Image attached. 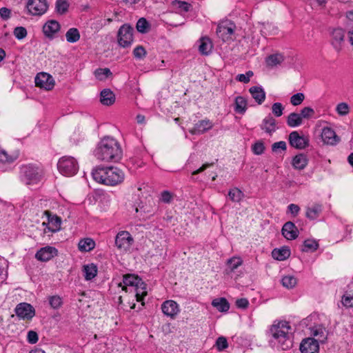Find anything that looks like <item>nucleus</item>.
Returning a JSON list of instances; mask_svg holds the SVG:
<instances>
[{
    "instance_id": "38",
    "label": "nucleus",
    "mask_w": 353,
    "mask_h": 353,
    "mask_svg": "<svg viewBox=\"0 0 353 353\" xmlns=\"http://www.w3.org/2000/svg\"><path fill=\"white\" fill-rule=\"evenodd\" d=\"M283 61L284 57L281 54H271L266 58V63L270 67L276 66L281 64Z\"/></svg>"
},
{
    "instance_id": "27",
    "label": "nucleus",
    "mask_w": 353,
    "mask_h": 353,
    "mask_svg": "<svg viewBox=\"0 0 353 353\" xmlns=\"http://www.w3.org/2000/svg\"><path fill=\"white\" fill-rule=\"evenodd\" d=\"M199 50L203 55H208L213 48L212 43L210 38L203 37L199 41Z\"/></svg>"
},
{
    "instance_id": "47",
    "label": "nucleus",
    "mask_w": 353,
    "mask_h": 353,
    "mask_svg": "<svg viewBox=\"0 0 353 353\" xmlns=\"http://www.w3.org/2000/svg\"><path fill=\"white\" fill-rule=\"evenodd\" d=\"M112 74V72L110 69L105 68H99L94 71V75L96 78L100 81H103L106 79L109 76Z\"/></svg>"
},
{
    "instance_id": "26",
    "label": "nucleus",
    "mask_w": 353,
    "mask_h": 353,
    "mask_svg": "<svg viewBox=\"0 0 353 353\" xmlns=\"http://www.w3.org/2000/svg\"><path fill=\"white\" fill-rule=\"evenodd\" d=\"M261 128L266 133L272 134L277 128L276 120L270 115L266 117L262 121Z\"/></svg>"
},
{
    "instance_id": "11",
    "label": "nucleus",
    "mask_w": 353,
    "mask_h": 353,
    "mask_svg": "<svg viewBox=\"0 0 353 353\" xmlns=\"http://www.w3.org/2000/svg\"><path fill=\"white\" fill-rule=\"evenodd\" d=\"M44 213L48 218V223H43V225L45 226L43 229L44 233H54L59 231L61 229V219L55 214H51L48 211H46Z\"/></svg>"
},
{
    "instance_id": "31",
    "label": "nucleus",
    "mask_w": 353,
    "mask_h": 353,
    "mask_svg": "<svg viewBox=\"0 0 353 353\" xmlns=\"http://www.w3.org/2000/svg\"><path fill=\"white\" fill-rule=\"evenodd\" d=\"M290 255V250L287 247L275 248L272 252V257L278 261H284Z\"/></svg>"
},
{
    "instance_id": "51",
    "label": "nucleus",
    "mask_w": 353,
    "mask_h": 353,
    "mask_svg": "<svg viewBox=\"0 0 353 353\" xmlns=\"http://www.w3.org/2000/svg\"><path fill=\"white\" fill-rule=\"evenodd\" d=\"M265 145L263 141H259L252 146V151L256 155H261L264 152Z\"/></svg>"
},
{
    "instance_id": "15",
    "label": "nucleus",
    "mask_w": 353,
    "mask_h": 353,
    "mask_svg": "<svg viewBox=\"0 0 353 353\" xmlns=\"http://www.w3.org/2000/svg\"><path fill=\"white\" fill-rule=\"evenodd\" d=\"M331 44L336 52H340L345 43V32L341 28H336L331 33Z\"/></svg>"
},
{
    "instance_id": "22",
    "label": "nucleus",
    "mask_w": 353,
    "mask_h": 353,
    "mask_svg": "<svg viewBox=\"0 0 353 353\" xmlns=\"http://www.w3.org/2000/svg\"><path fill=\"white\" fill-rule=\"evenodd\" d=\"M321 137L324 143L331 145L337 144L340 141V138L336 134L334 130L329 127L323 129Z\"/></svg>"
},
{
    "instance_id": "43",
    "label": "nucleus",
    "mask_w": 353,
    "mask_h": 353,
    "mask_svg": "<svg viewBox=\"0 0 353 353\" xmlns=\"http://www.w3.org/2000/svg\"><path fill=\"white\" fill-rule=\"evenodd\" d=\"M136 28L138 32L144 34L150 30V26L145 18H141L138 20Z\"/></svg>"
},
{
    "instance_id": "20",
    "label": "nucleus",
    "mask_w": 353,
    "mask_h": 353,
    "mask_svg": "<svg viewBox=\"0 0 353 353\" xmlns=\"http://www.w3.org/2000/svg\"><path fill=\"white\" fill-rule=\"evenodd\" d=\"M300 350L302 353H318L319 343L313 338L305 339L301 343Z\"/></svg>"
},
{
    "instance_id": "42",
    "label": "nucleus",
    "mask_w": 353,
    "mask_h": 353,
    "mask_svg": "<svg viewBox=\"0 0 353 353\" xmlns=\"http://www.w3.org/2000/svg\"><path fill=\"white\" fill-rule=\"evenodd\" d=\"M281 283L283 287L288 289H292L296 285L297 279L292 275H286L282 278Z\"/></svg>"
},
{
    "instance_id": "17",
    "label": "nucleus",
    "mask_w": 353,
    "mask_h": 353,
    "mask_svg": "<svg viewBox=\"0 0 353 353\" xmlns=\"http://www.w3.org/2000/svg\"><path fill=\"white\" fill-rule=\"evenodd\" d=\"M289 141L291 146L296 149H304L309 145V139L305 136H301L296 131L290 134Z\"/></svg>"
},
{
    "instance_id": "10",
    "label": "nucleus",
    "mask_w": 353,
    "mask_h": 353,
    "mask_svg": "<svg viewBox=\"0 0 353 353\" xmlns=\"http://www.w3.org/2000/svg\"><path fill=\"white\" fill-rule=\"evenodd\" d=\"M133 243L134 239L128 231H121L115 237V245L121 252L128 251Z\"/></svg>"
},
{
    "instance_id": "62",
    "label": "nucleus",
    "mask_w": 353,
    "mask_h": 353,
    "mask_svg": "<svg viewBox=\"0 0 353 353\" xmlns=\"http://www.w3.org/2000/svg\"><path fill=\"white\" fill-rule=\"evenodd\" d=\"M160 200L165 203H169L172 200V194L168 191H163L160 195Z\"/></svg>"
},
{
    "instance_id": "53",
    "label": "nucleus",
    "mask_w": 353,
    "mask_h": 353,
    "mask_svg": "<svg viewBox=\"0 0 353 353\" xmlns=\"http://www.w3.org/2000/svg\"><path fill=\"white\" fill-rule=\"evenodd\" d=\"M146 54V50L142 46H137L133 50L134 57L138 59H143Z\"/></svg>"
},
{
    "instance_id": "40",
    "label": "nucleus",
    "mask_w": 353,
    "mask_h": 353,
    "mask_svg": "<svg viewBox=\"0 0 353 353\" xmlns=\"http://www.w3.org/2000/svg\"><path fill=\"white\" fill-rule=\"evenodd\" d=\"M65 38L69 43H75L80 39V33L77 28H71L65 33Z\"/></svg>"
},
{
    "instance_id": "45",
    "label": "nucleus",
    "mask_w": 353,
    "mask_h": 353,
    "mask_svg": "<svg viewBox=\"0 0 353 353\" xmlns=\"http://www.w3.org/2000/svg\"><path fill=\"white\" fill-rule=\"evenodd\" d=\"M69 8V3L67 0H57L55 4L56 11L59 14H65Z\"/></svg>"
},
{
    "instance_id": "8",
    "label": "nucleus",
    "mask_w": 353,
    "mask_h": 353,
    "mask_svg": "<svg viewBox=\"0 0 353 353\" xmlns=\"http://www.w3.org/2000/svg\"><path fill=\"white\" fill-rule=\"evenodd\" d=\"M134 29L128 24H124L120 27L117 33L119 45L122 48L130 46L133 42Z\"/></svg>"
},
{
    "instance_id": "52",
    "label": "nucleus",
    "mask_w": 353,
    "mask_h": 353,
    "mask_svg": "<svg viewBox=\"0 0 353 353\" xmlns=\"http://www.w3.org/2000/svg\"><path fill=\"white\" fill-rule=\"evenodd\" d=\"M283 110L284 107L281 103L276 102L272 104V112L275 117H281L283 114Z\"/></svg>"
},
{
    "instance_id": "41",
    "label": "nucleus",
    "mask_w": 353,
    "mask_h": 353,
    "mask_svg": "<svg viewBox=\"0 0 353 353\" xmlns=\"http://www.w3.org/2000/svg\"><path fill=\"white\" fill-rule=\"evenodd\" d=\"M228 196L233 202H240L243 199L244 194L239 188H234L229 190Z\"/></svg>"
},
{
    "instance_id": "48",
    "label": "nucleus",
    "mask_w": 353,
    "mask_h": 353,
    "mask_svg": "<svg viewBox=\"0 0 353 353\" xmlns=\"http://www.w3.org/2000/svg\"><path fill=\"white\" fill-rule=\"evenodd\" d=\"M173 6L176 10H177L179 12H187L190 10V8L191 7L190 4L185 1H175L173 2Z\"/></svg>"
},
{
    "instance_id": "61",
    "label": "nucleus",
    "mask_w": 353,
    "mask_h": 353,
    "mask_svg": "<svg viewBox=\"0 0 353 353\" xmlns=\"http://www.w3.org/2000/svg\"><path fill=\"white\" fill-rule=\"evenodd\" d=\"M272 150L275 152H278L279 150L285 151L286 150V143L283 141L276 142L272 145Z\"/></svg>"
},
{
    "instance_id": "57",
    "label": "nucleus",
    "mask_w": 353,
    "mask_h": 353,
    "mask_svg": "<svg viewBox=\"0 0 353 353\" xmlns=\"http://www.w3.org/2000/svg\"><path fill=\"white\" fill-rule=\"evenodd\" d=\"M253 76L252 71H248L245 74H239L236 76V79L240 82L247 83L250 81V77Z\"/></svg>"
},
{
    "instance_id": "44",
    "label": "nucleus",
    "mask_w": 353,
    "mask_h": 353,
    "mask_svg": "<svg viewBox=\"0 0 353 353\" xmlns=\"http://www.w3.org/2000/svg\"><path fill=\"white\" fill-rule=\"evenodd\" d=\"M243 263V261L240 257L234 256L228 260L227 265L230 272H233Z\"/></svg>"
},
{
    "instance_id": "29",
    "label": "nucleus",
    "mask_w": 353,
    "mask_h": 353,
    "mask_svg": "<svg viewBox=\"0 0 353 353\" xmlns=\"http://www.w3.org/2000/svg\"><path fill=\"white\" fill-rule=\"evenodd\" d=\"M253 99L259 103L261 104L265 99V92L260 86H252L249 90Z\"/></svg>"
},
{
    "instance_id": "13",
    "label": "nucleus",
    "mask_w": 353,
    "mask_h": 353,
    "mask_svg": "<svg viewBox=\"0 0 353 353\" xmlns=\"http://www.w3.org/2000/svg\"><path fill=\"white\" fill-rule=\"evenodd\" d=\"M34 82L36 86L46 90H50L54 86V80L53 77L46 72L38 73L35 77Z\"/></svg>"
},
{
    "instance_id": "21",
    "label": "nucleus",
    "mask_w": 353,
    "mask_h": 353,
    "mask_svg": "<svg viewBox=\"0 0 353 353\" xmlns=\"http://www.w3.org/2000/svg\"><path fill=\"white\" fill-rule=\"evenodd\" d=\"M212 127L213 123L209 119L200 120L194 124L192 129L189 130V132L192 134H202L212 129Z\"/></svg>"
},
{
    "instance_id": "24",
    "label": "nucleus",
    "mask_w": 353,
    "mask_h": 353,
    "mask_svg": "<svg viewBox=\"0 0 353 353\" xmlns=\"http://www.w3.org/2000/svg\"><path fill=\"white\" fill-rule=\"evenodd\" d=\"M282 234L288 240L295 239L299 235V230L294 223L288 221L282 228Z\"/></svg>"
},
{
    "instance_id": "63",
    "label": "nucleus",
    "mask_w": 353,
    "mask_h": 353,
    "mask_svg": "<svg viewBox=\"0 0 353 353\" xmlns=\"http://www.w3.org/2000/svg\"><path fill=\"white\" fill-rule=\"evenodd\" d=\"M249 302L247 299H239L236 301V305L239 308L245 309L248 307Z\"/></svg>"
},
{
    "instance_id": "50",
    "label": "nucleus",
    "mask_w": 353,
    "mask_h": 353,
    "mask_svg": "<svg viewBox=\"0 0 353 353\" xmlns=\"http://www.w3.org/2000/svg\"><path fill=\"white\" fill-rule=\"evenodd\" d=\"M49 304L53 309H59L63 304L62 299L57 295L49 296Z\"/></svg>"
},
{
    "instance_id": "60",
    "label": "nucleus",
    "mask_w": 353,
    "mask_h": 353,
    "mask_svg": "<svg viewBox=\"0 0 353 353\" xmlns=\"http://www.w3.org/2000/svg\"><path fill=\"white\" fill-rule=\"evenodd\" d=\"M27 340L30 344H35L38 340V334L36 332L30 330L28 332Z\"/></svg>"
},
{
    "instance_id": "3",
    "label": "nucleus",
    "mask_w": 353,
    "mask_h": 353,
    "mask_svg": "<svg viewBox=\"0 0 353 353\" xmlns=\"http://www.w3.org/2000/svg\"><path fill=\"white\" fill-rule=\"evenodd\" d=\"M92 175L95 181L112 186L121 183L125 179L123 171L114 166L97 168Z\"/></svg>"
},
{
    "instance_id": "54",
    "label": "nucleus",
    "mask_w": 353,
    "mask_h": 353,
    "mask_svg": "<svg viewBox=\"0 0 353 353\" xmlns=\"http://www.w3.org/2000/svg\"><path fill=\"white\" fill-rule=\"evenodd\" d=\"M305 99V96L303 93L299 92L294 95H292L290 98V103L294 105H299L301 104V103Z\"/></svg>"
},
{
    "instance_id": "35",
    "label": "nucleus",
    "mask_w": 353,
    "mask_h": 353,
    "mask_svg": "<svg viewBox=\"0 0 353 353\" xmlns=\"http://www.w3.org/2000/svg\"><path fill=\"white\" fill-rule=\"evenodd\" d=\"M212 305L219 312H225L230 309V304L225 298L215 299L212 301Z\"/></svg>"
},
{
    "instance_id": "5",
    "label": "nucleus",
    "mask_w": 353,
    "mask_h": 353,
    "mask_svg": "<svg viewBox=\"0 0 353 353\" xmlns=\"http://www.w3.org/2000/svg\"><path fill=\"white\" fill-rule=\"evenodd\" d=\"M123 284V290H125L128 286L134 288V296L138 302H142L143 297L147 295L146 284L138 276L134 274L124 275Z\"/></svg>"
},
{
    "instance_id": "37",
    "label": "nucleus",
    "mask_w": 353,
    "mask_h": 353,
    "mask_svg": "<svg viewBox=\"0 0 353 353\" xmlns=\"http://www.w3.org/2000/svg\"><path fill=\"white\" fill-rule=\"evenodd\" d=\"M277 28L272 23H263L261 32L264 36L274 35L277 33Z\"/></svg>"
},
{
    "instance_id": "18",
    "label": "nucleus",
    "mask_w": 353,
    "mask_h": 353,
    "mask_svg": "<svg viewBox=\"0 0 353 353\" xmlns=\"http://www.w3.org/2000/svg\"><path fill=\"white\" fill-rule=\"evenodd\" d=\"M19 157V151L18 150H7L0 145V163H12Z\"/></svg>"
},
{
    "instance_id": "23",
    "label": "nucleus",
    "mask_w": 353,
    "mask_h": 353,
    "mask_svg": "<svg viewBox=\"0 0 353 353\" xmlns=\"http://www.w3.org/2000/svg\"><path fill=\"white\" fill-rule=\"evenodd\" d=\"M59 30L60 24L56 20H49L43 26V32L48 38H52Z\"/></svg>"
},
{
    "instance_id": "6",
    "label": "nucleus",
    "mask_w": 353,
    "mask_h": 353,
    "mask_svg": "<svg viewBox=\"0 0 353 353\" xmlns=\"http://www.w3.org/2000/svg\"><path fill=\"white\" fill-rule=\"evenodd\" d=\"M43 174V170L39 167L29 164L21 167L19 177L26 185L35 184L41 181Z\"/></svg>"
},
{
    "instance_id": "4",
    "label": "nucleus",
    "mask_w": 353,
    "mask_h": 353,
    "mask_svg": "<svg viewBox=\"0 0 353 353\" xmlns=\"http://www.w3.org/2000/svg\"><path fill=\"white\" fill-rule=\"evenodd\" d=\"M139 199L135 203V210L141 216L150 215L154 210L155 204L150 194V188L144 184L137 189Z\"/></svg>"
},
{
    "instance_id": "7",
    "label": "nucleus",
    "mask_w": 353,
    "mask_h": 353,
    "mask_svg": "<svg viewBox=\"0 0 353 353\" xmlns=\"http://www.w3.org/2000/svg\"><path fill=\"white\" fill-rule=\"evenodd\" d=\"M57 168L61 174L66 176H71L77 172L79 164L74 157L65 156L59 160Z\"/></svg>"
},
{
    "instance_id": "25",
    "label": "nucleus",
    "mask_w": 353,
    "mask_h": 353,
    "mask_svg": "<svg viewBox=\"0 0 353 353\" xmlns=\"http://www.w3.org/2000/svg\"><path fill=\"white\" fill-rule=\"evenodd\" d=\"M323 211V205L320 203H312L306 207L305 216L310 220L319 217Z\"/></svg>"
},
{
    "instance_id": "33",
    "label": "nucleus",
    "mask_w": 353,
    "mask_h": 353,
    "mask_svg": "<svg viewBox=\"0 0 353 353\" xmlns=\"http://www.w3.org/2000/svg\"><path fill=\"white\" fill-rule=\"evenodd\" d=\"M83 272L84 274L85 279L87 281H90L97 276V268L93 263L87 264L83 265Z\"/></svg>"
},
{
    "instance_id": "39",
    "label": "nucleus",
    "mask_w": 353,
    "mask_h": 353,
    "mask_svg": "<svg viewBox=\"0 0 353 353\" xmlns=\"http://www.w3.org/2000/svg\"><path fill=\"white\" fill-rule=\"evenodd\" d=\"M247 109V101L243 97H237L235 99L234 110L239 114H244Z\"/></svg>"
},
{
    "instance_id": "1",
    "label": "nucleus",
    "mask_w": 353,
    "mask_h": 353,
    "mask_svg": "<svg viewBox=\"0 0 353 353\" xmlns=\"http://www.w3.org/2000/svg\"><path fill=\"white\" fill-rule=\"evenodd\" d=\"M271 343L277 348L286 350L292 347L293 332L290 323L285 321H274L270 327Z\"/></svg>"
},
{
    "instance_id": "9",
    "label": "nucleus",
    "mask_w": 353,
    "mask_h": 353,
    "mask_svg": "<svg viewBox=\"0 0 353 353\" xmlns=\"http://www.w3.org/2000/svg\"><path fill=\"white\" fill-rule=\"evenodd\" d=\"M26 8L28 14L32 16H41L47 12L48 4L47 0H28Z\"/></svg>"
},
{
    "instance_id": "32",
    "label": "nucleus",
    "mask_w": 353,
    "mask_h": 353,
    "mask_svg": "<svg viewBox=\"0 0 353 353\" xmlns=\"http://www.w3.org/2000/svg\"><path fill=\"white\" fill-rule=\"evenodd\" d=\"M307 159L305 155L299 154L296 155L292 159V166L296 170H303L307 165Z\"/></svg>"
},
{
    "instance_id": "55",
    "label": "nucleus",
    "mask_w": 353,
    "mask_h": 353,
    "mask_svg": "<svg viewBox=\"0 0 353 353\" xmlns=\"http://www.w3.org/2000/svg\"><path fill=\"white\" fill-rule=\"evenodd\" d=\"M14 35L17 39H23L27 36V30L23 27H17L14 30Z\"/></svg>"
},
{
    "instance_id": "19",
    "label": "nucleus",
    "mask_w": 353,
    "mask_h": 353,
    "mask_svg": "<svg viewBox=\"0 0 353 353\" xmlns=\"http://www.w3.org/2000/svg\"><path fill=\"white\" fill-rule=\"evenodd\" d=\"M161 310L165 316L173 319L179 313L180 308L176 301L168 300L162 303Z\"/></svg>"
},
{
    "instance_id": "12",
    "label": "nucleus",
    "mask_w": 353,
    "mask_h": 353,
    "mask_svg": "<svg viewBox=\"0 0 353 353\" xmlns=\"http://www.w3.org/2000/svg\"><path fill=\"white\" fill-rule=\"evenodd\" d=\"M235 25L230 21H225L220 23L216 28V34L223 41H228L232 39L234 34Z\"/></svg>"
},
{
    "instance_id": "28",
    "label": "nucleus",
    "mask_w": 353,
    "mask_h": 353,
    "mask_svg": "<svg viewBox=\"0 0 353 353\" xmlns=\"http://www.w3.org/2000/svg\"><path fill=\"white\" fill-rule=\"evenodd\" d=\"M100 101L104 105H112L115 101V95L110 89H104L100 94Z\"/></svg>"
},
{
    "instance_id": "58",
    "label": "nucleus",
    "mask_w": 353,
    "mask_h": 353,
    "mask_svg": "<svg viewBox=\"0 0 353 353\" xmlns=\"http://www.w3.org/2000/svg\"><path fill=\"white\" fill-rule=\"evenodd\" d=\"M341 303L346 307H353V295L347 294L342 296Z\"/></svg>"
},
{
    "instance_id": "2",
    "label": "nucleus",
    "mask_w": 353,
    "mask_h": 353,
    "mask_svg": "<svg viewBox=\"0 0 353 353\" xmlns=\"http://www.w3.org/2000/svg\"><path fill=\"white\" fill-rule=\"evenodd\" d=\"M94 156L100 161H118L122 157V150L118 141L112 137H105L98 143Z\"/></svg>"
},
{
    "instance_id": "59",
    "label": "nucleus",
    "mask_w": 353,
    "mask_h": 353,
    "mask_svg": "<svg viewBox=\"0 0 353 353\" xmlns=\"http://www.w3.org/2000/svg\"><path fill=\"white\" fill-rule=\"evenodd\" d=\"M228 345V341L225 337L221 336L217 339L216 341V346L219 351L225 350Z\"/></svg>"
},
{
    "instance_id": "64",
    "label": "nucleus",
    "mask_w": 353,
    "mask_h": 353,
    "mask_svg": "<svg viewBox=\"0 0 353 353\" xmlns=\"http://www.w3.org/2000/svg\"><path fill=\"white\" fill-rule=\"evenodd\" d=\"M288 210L293 216H295L299 214L300 208L296 204L291 203L288 205Z\"/></svg>"
},
{
    "instance_id": "49",
    "label": "nucleus",
    "mask_w": 353,
    "mask_h": 353,
    "mask_svg": "<svg viewBox=\"0 0 353 353\" xmlns=\"http://www.w3.org/2000/svg\"><path fill=\"white\" fill-rule=\"evenodd\" d=\"M318 248V243L314 239H307L303 243V251H314Z\"/></svg>"
},
{
    "instance_id": "46",
    "label": "nucleus",
    "mask_w": 353,
    "mask_h": 353,
    "mask_svg": "<svg viewBox=\"0 0 353 353\" xmlns=\"http://www.w3.org/2000/svg\"><path fill=\"white\" fill-rule=\"evenodd\" d=\"M335 110L339 116L344 117L349 114L350 108L347 103L341 102L336 105Z\"/></svg>"
},
{
    "instance_id": "36",
    "label": "nucleus",
    "mask_w": 353,
    "mask_h": 353,
    "mask_svg": "<svg viewBox=\"0 0 353 353\" xmlns=\"http://www.w3.org/2000/svg\"><path fill=\"white\" fill-rule=\"evenodd\" d=\"M302 123V117L296 112L290 113L287 118V124L291 128L299 126Z\"/></svg>"
},
{
    "instance_id": "30",
    "label": "nucleus",
    "mask_w": 353,
    "mask_h": 353,
    "mask_svg": "<svg viewBox=\"0 0 353 353\" xmlns=\"http://www.w3.org/2000/svg\"><path fill=\"white\" fill-rule=\"evenodd\" d=\"M311 333L316 338V341L324 342L327 339V330L321 325H315L311 328Z\"/></svg>"
},
{
    "instance_id": "16",
    "label": "nucleus",
    "mask_w": 353,
    "mask_h": 353,
    "mask_svg": "<svg viewBox=\"0 0 353 353\" xmlns=\"http://www.w3.org/2000/svg\"><path fill=\"white\" fill-rule=\"evenodd\" d=\"M58 250L52 246H46L39 249L36 254L35 258L40 261L46 262L57 256Z\"/></svg>"
},
{
    "instance_id": "34",
    "label": "nucleus",
    "mask_w": 353,
    "mask_h": 353,
    "mask_svg": "<svg viewBox=\"0 0 353 353\" xmlns=\"http://www.w3.org/2000/svg\"><path fill=\"white\" fill-rule=\"evenodd\" d=\"M95 247V242L90 238H85L79 241L78 248L81 252H90Z\"/></svg>"
},
{
    "instance_id": "14",
    "label": "nucleus",
    "mask_w": 353,
    "mask_h": 353,
    "mask_svg": "<svg viewBox=\"0 0 353 353\" xmlns=\"http://www.w3.org/2000/svg\"><path fill=\"white\" fill-rule=\"evenodd\" d=\"M15 313L20 319L30 320L35 315V310L30 304L21 303L17 305Z\"/></svg>"
},
{
    "instance_id": "56",
    "label": "nucleus",
    "mask_w": 353,
    "mask_h": 353,
    "mask_svg": "<svg viewBox=\"0 0 353 353\" xmlns=\"http://www.w3.org/2000/svg\"><path fill=\"white\" fill-rule=\"evenodd\" d=\"M299 114L302 117V119H310L314 116V110L310 107H305L301 110Z\"/></svg>"
}]
</instances>
